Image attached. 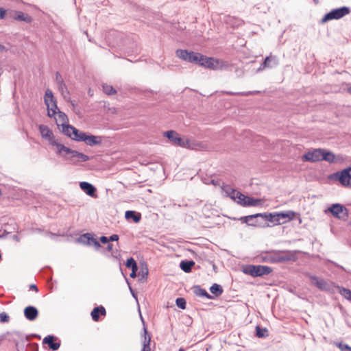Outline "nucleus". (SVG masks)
<instances>
[{"instance_id": "nucleus-34", "label": "nucleus", "mask_w": 351, "mask_h": 351, "mask_svg": "<svg viewBox=\"0 0 351 351\" xmlns=\"http://www.w3.org/2000/svg\"><path fill=\"white\" fill-rule=\"evenodd\" d=\"M194 292L198 296L204 297L208 299L213 298V297L205 289L201 288L199 286L194 287Z\"/></svg>"}, {"instance_id": "nucleus-11", "label": "nucleus", "mask_w": 351, "mask_h": 351, "mask_svg": "<svg viewBox=\"0 0 351 351\" xmlns=\"http://www.w3.org/2000/svg\"><path fill=\"white\" fill-rule=\"evenodd\" d=\"M164 136L167 137L171 143L182 147H185L188 144V141L181 138L174 130H169L164 132Z\"/></svg>"}, {"instance_id": "nucleus-38", "label": "nucleus", "mask_w": 351, "mask_h": 351, "mask_svg": "<svg viewBox=\"0 0 351 351\" xmlns=\"http://www.w3.org/2000/svg\"><path fill=\"white\" fill-rule=\"evenodd\" d=\"M91 236H92V234L90 233L84 234L78 238V242L80 243H82L84 245H89Z\"/></svg>"}, {"instance_id": "nucleus-56", "label": "nucleus", "mask_w": 351, "mask_h": 351, "mask_svg": "<svg viewBox=\"0 0 351 351\" xmlns=\"http://www.w3.org/2000/svg\"><path fill=\"white\" fill-rule=\"evenodd\" d=\"M125 280L128 285L129 290H130V293H132V284L127 278H125Z\"/></svg>"}, {"instance_id": "nucleus-47", "label": "nucleus", "mask_w": 351, "mask_h": 351, "mask_svg": "<svg viewBox=\"0 0 351 351\" xmlns=\"http://www.w3.org/2000/svg\"><path fill=\"white\" fill-rule=\"evenodd\" d=\"M141 219V214L138 212H136L133 210V221L135 223H138L140 221Z\"/></svg>"}, {"instance_id": "nucleus-18", "label": "nucleus", "mask_w": 351, "mask_h": 351, "mask_svg": "<svg viewBox=\"0 0 351 351\" xmlns=\"http://www.w3.org/2000/svg\"><path fill=\"white\" fill-rule=\"evenodd\" d=\"M278 64L279 61L276 56H267L264 62L261 64L258 70H263L265 68L272 69L277 66Z\"/></svg>"}, {"instance_id": "nucleus-59", "label": "nucleus", "mask_w": 351, "mask_h": 351, "mask_svg": "<svg viewBox=\"0 0 351 351\" xmlns=\"http://www.w3.org/2000/svg\"><path fill=\"white\" fill-rule=\"evenodd\" d=\"M256 221H258V222H262V226H264V223L267 221H263L262 219H256Z\"/></svg>"}, {"instance_id": "nucleus-53", "label": "nucleus", "mask_w": 351, "mask_h": 351, "mask_svg": "<svg viewBox=\"0 0 351 351\" xmlns=\"http://www.w3.org/2000/svg\"><path fill=\"white\" fill-rule=\"evenodd\" d=\"M125 265L128 269H132V257L127 259Z\"/></svg>"}, {"instance_id": "nucleus-63", "label": "nucleus", "mask_w": 351, "mask_h": 351, "mask_svg": "<svg viewBox=\"0 0 351 351\" xmlns=\"http://www.w3.org/2000/svg\"><path fill=\"white\" fill-rule=\"evenodd\" d=\"M313 1H314L315 3H318L319 0H313Z\"/></svg>"}, {"instance_id": "nucleus-36", "label": "nucleus", "mask_w": 351, "mask_h": 351, "mask_svg": "<svg viewBox=\"0 0 351 351\" xmlns=\"http://www.w3.org/2000/svg\"><path fill=\"white\" fill-rule=\"evenodd\" d=\"M210 291L218 297L222 294L223 289L219 285L215 283L210 287Z\"/></svg>"}, {"instance_id": "nucleus-10", "label": "nucleus", "mask_w": 351, "mask_h": 351, "mask_svg": "<svg viewBox=\"0 0 351 351\" xmlns=\"http://www.w3.org/2000/svg\"><path fill=\"white\" fill-rule=\"evenodd\" d=\"M133 298L136 300V301L137 302L139 315H140L141 319L143 325V333L141 335L142 343H143V348H142L141 351H151V350H150L151 337L149 335H148V334H147V330L145 326V321L143 319V317L141 311H140L138 299H137L134 291H133Z\"/></svg>"}, {"instance_id": "nucleus-6", "label": "nucleus", "mask_w": 351, "mask_h": 351, "mask_svg": "<svg viewBox=\"0 0 351 351\" xmlns=\"http://www.w3.org/2000/svg\"><path fill=\"white\" fill-rule=\"evenodd\" d=\"M45 104L47 108V115L49 117H54L57 114L58 110L56 100L53 97V94L50 89H47L44 97Z\"/></svg>"}, {"instance_id": "nucleus-35", "label": "nucleus", "mask_w": 351, "mask_h": 351, "mask_svg": "<svg viewBox=\"0 0 351 351\" xmlns=\"http://www.w3.org/2000/svg\"><path fill=\"white\" fill-rule=\"evenodd\" d=\"M343 297L351 302V290L337 286L336 289Z\"/></svg>"}, {"instance_id": "nucleus-49", "label": "nucleus", "mask_w": 351, "mask_h": 351, "mask_svg": "<svg viewBox=\"0 0 351 351\" xmlns=\"http://www.w3.org/2000/svg\"><path fill=\"white\" fill-rule=\"evenodd\" d=\"M99 240H100L101 243H102L103 244H106V243H109L108 237H105V236H101L100 237Z\"/></svg>"}, {"instance_id": "nucleus-2", "label": "nucleus", "mask_w": 351, "mask_h": 351, "mask_svg": "<svg viewBox=\"0 0 351 351\" xmlns=\"http://www.w3.org/2000/svg\"><path fill=\"white\" fill-rule=\"evenodd\" d=\"M199 65L213 70H221L228 66L227 62L203 55Z\"/></svg>"}, {"instance_id": "nucleus-13", "label": "nucleus", "mask_w": 351, "mask_h": 351, "mask_svg": "<svg viewBox=\"0 0 351 351\" xmlns=\"http://www.w3.org/2000/svg\"><path fill=\"white\" fill-rule=\"evenodd\" d=\"M328 210L332 215L338 219H346L348 217V210L340 204H333Z\"/></svg>"}, {"instance_id": "nucleus-27", "label": "nucleus", "mask_w": 351, "mask_h": 351, "mask_svg": "<svg viewBox=\"0 0 351 351\" xmlns=\"http://www.w3.org/2000/svg\"><path fill=\"white\" fill-rule=\"evenodd\" d=\"M106 313V309L104 306H99L95 307L90 313L92 319L95 322H97L99 319V315H105Z\"/></svg>"}, {"instance_id": "nucleus-33", "label": "nucleus", "mask_w": 351, "mask_h": 351, "mask_svg": "<svg viewBox=\"0 0 351 351\" xmlns=\"http://www.w3.org/2000/svg\"><path fill=\"white\" fill-rule=\"evenodd\" d=\"M195 265L193 261H182L180 263V268L186 273L191 271L192 267Z\"/></svg>"}, {"instance_id": "nucleus-64", "label": "nucleus", "mask_w": 351, "mask_h": 351, "mask_svg": "<svg viewBox=\"0 0 351 351\" xmlns=\"http://www.w3.org/2000/svg\"><path fill=\"white\" fill-rule=\"evenodd\" d=\"M178 351H184V350L183 348H180Z\"/></svg>"}, {"instance_id": "nucleus-55", "label": "nucleus", "mask_w": 351, "mask_h": 351, "mask_svg": "<svg viewBox=\"0 0 351 351\" xmlns=\"http://www.w3.org/2000/svg\"><path fill=\"white\" fill-rule=\"evenodd\" d=\"M29 289L31 290H34L36 292H38V287L36 285L34 284H32L30 286H29Z\"/></svg>"}, {"instance_id": "nucleus-40", "label": "nucleus", "mask_w": 351, "mask_h": 351, "mask_svg": "<svg viewBox=\"0 0 351 351\" xmlns=\"http://www.w3.org/2000/svg\"><path fill=\"white\" fill-rule=\"evenodd\" d=\"M334 345L341 351H351V347L348 344L343 343L342 342H335Z\"/></svg>"}, {"instance_id": "nucleus-28", "label": "nucleus", "mask_w": 351, "mask_h": 351, "mask_svg": "<svg viewBox=\"0 0 351 351\" xmlns=\"http://www.w3.org/2000/svg\"><path fill=\"white\" fill-rule=\"evenodd\" d=\"M252 216H254V215L241 217L239 218V220L242 223H247L248 226H261L262 222H258V221H256V219H261V217H255L252 218L251 219H248V220L246 219L247 218H248V217H252Z\"/></svg>"}, {"instance_id": "nucleus-8", "label": "nucleus", "mask_w": 351, "mask_h": 351, "mask_svg": "<svg viewBox=\"0 0 351 351\" xmlns=\"http://www.w3.org/2000/svg\"><path fill=\"white\" fill-rule=\"evenodd\" d=\"M148 268L145 261H140L138 265L133 259V279L138 278V281L143 282L147 279Z\"/></svg>"}, {"instance_id": "nucleus-30", "label": "nucleus", "mask_w": 351, "mask_h": 351, "mask_svg": "<svg viewBox=\"0 0 351 351\" xmlns=\"http://www.w3.org/2000/svg\"><path fill=\"white\" fill-rule=\"evenodd\" d=\"M261 199H254L253 197H250L246 196V199L245 201L242 202L243 206H256L261 204Z\"/></svg>"}, {"instance_id": "nucleus-54", "label": "nucleus", "mask_w": 351, "mask_h": 351, "mask_svg": "<svg viewBox=\"0 0 351 351\" xmlns=\"http://www.w3.org/2000/svg\"><path fill=\"white\" fill-rule=\"evenodd\" d=\"M107 244V247H106V250L108 252H111L112 250V247H113V245L111 244V243H106Z\"/></svg>"}, {"instance_id": "nucleus-9", "label": "nucleus", "mask_w": 351, "mask_h": 351, "mask_svg": "<svg viewBox=\"0 0 351 351\" xmlns=\"http://www.w3.org/2000/svg\"><path fill=\"white\" fill-rule=\"evenodd\" d=\"M330 177L338 180L343 186L351 187V167L336 172Z\"/></svg>"}, {"instance_id": "nucleus-3", "label": "nucleus", "mask_w": 351, "mask_h": 351, "mask_svg": "<svg viewBox=\"0 0 351 351\" xmlns=\"http://www.w3.org/2000/svg\"><path fill=\"white\" fill-rule=\"evenodd\" d=\"M243 272L253 277H258L269 274L272 272V269L266 265H248L243 267Z\"/></svg>"}, {"instance_id": "nucleus-21", "label": "nucleus", "mask_w": 351, "mask_h": 351, "mask_svg": "<svg viewBox=\"0 0 351 351\" xmlns=\"http://www.w3.org/2000/svg\"><path fill=\"white\" fill-rule=\"evenodd\" d=\"M39 131L40 132L41 136L47 140L49 141V143L51 144V142L54 141L55 136L53 135V133L49 128L45 125H39L38 126Z\"/></svg>"}, {"instance_id": "nucleus-39", "label": "nucleus", "mask_w": 351, "mask_h": 351, "mask_svg": "<svg viewBox=\"0 0 351 351\" xmlns=\"http://www.w3.org/2000/svg\"><path fill=\"white\" fill-rule=\"evenodd\" d=\"M102 89L104 93L108 95H114L117 93L116 90L112 86L108 85L107 84H103Z\"/></svg>"}, {"instance_id": "nucleus-60", "label": "nucleus", "mask_w": 351, "mask_h": 351, "mask_svg": "<svg viewBox=\"0 0 351 351\" xmlns=\"http://www.w3.org/2000/svg\"><path fill=\"white\" fill-rule=\"evenodd\" d=\"M5 49V47L0 44V52L4 51Z\"/></svg>"}, {"instance_id": "nucleus-48", "label": "nucleus", "mask_w": 351, "mask_h": 351, "mask_svg": "<svg viewBox=\"0 0 351 351\" xmlns=\"http://www.w3.org/2000/svg\"><path fill=\"white\" fill-rule=\"evenodd\" d=\"M55 81L57 84L64 82V80L59 72H56L55 75Z\"/></svg>"}, {"instance_id": "nucleus-37", "label": "nucleus", "mask_w": 351, "mask_h": 351, "mask_svg": "<svg viewBox=\"0 0 351 351\" xmlns=\"http://www.w3.org/2000/svg\"><path fill=\"white\" fill-rule=\"evenodd\" d=\"M62 132L64 134H65L66 136H67L68 137H69V138L71 137L72 131H73L74 126L69 125V124L62 123Z\"/></svg>"}, {"instance_id": "nucleus-12", "label": "nucleus", "mask_w": 351, "mask_h": 351, "mask_svg": "<svg viewBox=\"0 0 351 351\" xmlns=\"http://www.w3.org/2000/svg\"><path fill=\"white\" fill-rule=\"evenodd\" d=\"M323 152L324 149L321 148L308 151L302 156V160L304 162L309 161L313 162L321 161Z\"/></svg>"}, {"instance_id": "nucleus-26", "label": "nucleus", "mask_w": 351, "mask_h": 351, "mask_svg": "<svg viewBox=\"0 0 351 351\" xmlns=\"http://www.w3.org/2000/svg\"><path fill=\"white\" fill-rule=\"evenodd\" d=\"M81 189L90 197L96 196V188L90 183L87 182H81L80 183Z\"/></svg>"}, {"instance_id": "nucleus-46", "label": "nucleus", "mask_w": 351, "mask_h": 351, "mask_svg": "<svg viewBox=\"0 0 351 351\" xmlns=\"http://www.w3.org/2000/svg\"><path fill=\"white\" fill-rule=\"evenodd\" d=\"M57 114H58L59 119L64 123L68 121L67 116L64 112H62L60 110L58 111Z\"/></svg>"}, {"instance_id": "nucleus-41", "label": "nucleus", "mask_w": 351, "mask_h": 351, "mask_svg": "<svg viewBox=\"0 0 351 351\" xmlns=\"http://www.w3.org/2000/svg\"><path fill=\"white\" fill-rule=\"evenodd\" d=\"M258 93H259V91H248V92H239V93H235V92H231V91L226 92V93L229 95H243V96L254 95Z\"/></svg>"}, {"instance_id": "nucleus-31", "label": "nucleus", "mask_w": 351, "mask_h": 351, "mask_svg": "<svg viewBox=\"0 0 351 351\" xmlns=\"http://www.w3.org/2000/svg\"><path fill=\"white\" fill-rule=\"evenodd\" d=\"M85 132H82L77 129L76 128H73L72 131V135L70 138H71L73 141H75L77 142H82V139L84 138Z\"/></svg>"}, {"instance_id": "nucleus-58", "label": "nucleus", "mask_w": 351, "mask_h": 351, "mask_svg": "<svg viewBox=\"0 0 351 351\" xmlns=\"http://www.w3.org/2000/svg\"><path fill=\"white\" fill-rule=\"evenodd\" d=\"M335 267H339L341 268V269L343 270H345L344 267L343 266H341L339 265H338L337 263H335V262H331Z\"/></svg>"}, {"instance_id": "nucleus-52", "label": "nucleus", "mask_w": 351, "mask_h": 351, "mask_svg": "<svg viewBox=\"0 0 351 351\" xmlns=\"http://www.w3.org/2000/svg\"><path fill=\"white\" fill-rule=\"evenodd\" d=\"M125 217L127 220L132 219V210H127L125 212Z\"/></svg>"}, {"instance_id": "nucleus-32", "label": "nucleus", "mask_w": 351, "mask_h": 351, "mask_svg": "<svg viewBox=\"0 0 351 351\" xmlns=\"http://www.w3.org/2000/svg\"><path fill=\"white\" fill-rule=\"evenodd\" d=\"M322 160H325L329 163H333L335 160V155L332 152L324 149Z\"/></svg>"}, {"instance_id": "nucleus-23", "label": "nucleus", "mask_w": 351, "mask_h": 351, "mask_svg": "<svg viewBox=\"0 0 351 351\" xmlns=\"http://www.w3.org/2000/svg\"><path fill=\"white\" fill-rule=\"evenodd\" d=\"M8 338V341H13L15 343L16 346L19 345V339L23 338V335L21 332L14 331V332H7L5 334H3L2 336H0V341L3 339Z\"/></svg>"}, {"instance_id": "nucleus-61", "label": "nucleus", "mask_w": 351, "mask_h": 351, "mask_svg": "<svg viewBox=\"0 0 351 351\" xmlns=\"http://www.w3.org/2000/svg\"><path fill=\"white\" fill-rule=\"evenodd\" d=\"M3 73V69L0 66V76Z\"/></svg>"}, {"instance_id": "nucleus-7", "label": "nucleus", "mask_w": 351, "mask_h": 351, "mask_svg": "<svg viewBox=\"0 0 351 351\" xmlns=\"http://www.w3.org/2000/svg\"><path fill=\"white\" fill-rule=\"evenodd\" d=\"M176 56L189 62L199 64L202 55L199 53L189 51L186 49H178L176 51Z\"/></svg>"}, {"instance_id": "nucleus-50", "label": "nucleus", "mask_w": 351, "mask_h": 351, "mask_svg": "<svg viewBox=\"0 0 351 351\" xmlns=\"http://www.w3.org/2000/svg\"><path fill=\"white\" fill-rule=\"evenodd\" d=\"M109 242L110 241H117L119 240V236L117 234H112L110 237H108Z\"/></svg>"}, {"instance_id": "nucleus-5", "label": "nucleus", "mask_w": 351, "mask_h": 351, "mask_svg": "<svg viewBox=\"0 0 351 351\" xmlns=\"http://www.w3.org/2000/svg\"><path fill=\"white\" fill-rule=\"evenodd\" d=\"M350 12V8L346 6L332 9L323 16L321 23H325L328 21L340 19L348 14Z\"/></svg>"}, {"instance_id": "nucleus-16", "label": "nucleus", "mask_w": 351, "mask_h": 351, "mask_svg": "<svg viewBox=\"0 0 351 351\" xmlns=\"http://www.w3.org/2000/svg\"><path fill=\"white\" fill-rule=\"evenodd\" d=\"M276 213H256L254 214L252 217H248L246 219H251L255 217H261L263 221H269L274 224H280L279 223V218L276 217Z\"/></svg>"}, {"instance_id": "nucleus-4", "label": "nucleus", "mask_w": 351, "mask_h": 351, "mask_svg": "<svg viewBox=\"0 0 351 351\" xmlns=\"http://www.w3.org/2000/svg\"><path fill=\"white\" fill-rule=\"evenodd\" d=\"M311 283L317 287L319 289L330 293H335L338 285H335L332 282L326 281L322 278H319L316 276H309Z\"/></svg>"}, {"instance_id": "nucleus-44", "label": "nucleus", "mask_w": 351, "mask_h": 351, "mask_svg": "<svg viewBox=\"0 0 351 351\" xmlns=\"http://www.w3.org/2000/svg\"><path fill=\"white\" fill-rule=\"evenodd\" d=\"M9 320H10V317L6 313L2 312L0 313V322H1L6 323V322H8Z\"/></svg>"}, {"instance_id": "nucleus-22", "label": "nucleus", "mask_w": 351, "mask_h": 351, "mask_svg": "<svg viewBox=\"0 0 351 351\" xmlns=\"http://www.w3.org/2000/svg\"><path fill=\"white\" fill-rule=\"evenodd\" d=\"M24 316L29 321H34L38 316V311L34 306H27L24 308Z\"/></svg>"}, {"instance_id": "nucleus-1", "label": "nucleus", "mask_w": 351, "mask_h": 351, "mask_svg": "<svg viewBox=\"0 0 351 351\" xmlns=\"http://www.w3.org/2000/svg\"><path fill=\"white\" fill-rule=\"evenodd\" d=\"M296 251L292 250H273L266 253L263 257L265 261L272 263H282L297 260Z\"/></svg>"}, {"instance_id": "nucleus-43", "label": "nucleus", "mask_w": 351, "mask_h": 351, "mask_svg": "<svg viewBox=\"0 0 351 351\" xmlns=\"http://www.w3.org/2000/svg\"><path fill=\"white\" fill-rule=\"evenodd\" d=\"M176 304L178 307L180 308L181 309H185L186 306V302L184 298H178L176 300Z\"/></svg>"}, {"instance_id": "nucleus-45", "label": "nucleus", "mask_w": 351, "mask_h": 351, "mask_svg": "<svg viewBox=\"0 0 351 351\" xmlns=\"http://www.w3.org/2000/svg\"><path fill=\"white\" fill-rule=\"evenodd\" d=\"M89 245H93L96 249H99V247H101V244L99 243V242L93 236H91Z\"/></svg>"}, {"instance_id": "nucleus-29", "label": "nucleus", "mask_w": 351, "mask_h": 351, "mask_svg": "<svg viewBox=\"0 0 351 351\" xmlns=\"http://www.w3.org/2000/svg\"><path fill=\"white\" fill-rule=\"evenodd\" d=\"M58 85V88L61 95L66 101H70V93L68 90L67 86L64 82L60 83Z\"/></svg>"}, {"instance_id": "nucleus-57", "label": "nucleus", "mask_w": 351, "mask_h": 351, "mask_svg": "<svg viewBox=\"0 0 351 351\" xmlns=\"http://www.w3.org/2000/svg\"><path fill=\"white\" fill-rule=\"evenodd\" d=\"M67 101L71 103L73 108H75V107L77 106V104L74 101H72L71 99L70 101Z\"/></svg>"}, {"instance_id": "nucleus-62", "label": "nucleus", "mask_w": 351, "mask_h": 351, "mask_svg": "<svg viewBox=\"0 0 351 351\" xmlns=\"http://www.w3.org/2000/svg\"><path fill=\"white\" fill-rule=\"evenodd\" d=\"M348 92L351 94V86L348 88Z\"/></svg>"}, {"instance_id": "nucleus-14", "label": "nucleus", "mask_w": 351, "mask_h": 351, "mask_svg": "<svg viewBox=\"0 0 351 351\" xmlns=\"http://www.w3.org/2000/svg\"><path fill=\"white\" fill-rule=\"evenodd\" d=\"M68 155H69V156H66V158L73 162L78 161L86 162L89 160L88 156L71 149V152H69Z\"/></svg>"}, {"instance_id": "nucleus-42", "label": "nucleus", "mask_w": 351, "mask_h": 351, "mask_svg": "<svg viewBox=\"0 0 351 351\" xmlns=\"http://www.w3.org/2000/svg\"><path fill=\"white\" fill-rule=\"evenodd\" d=\"M267 332V330L264 328H262L260 326H257L256 327V335L259 338H263L266 336L265 333Z\"/></svg>"}, {"instance_id": "nucleus-24", "label": "nucleus", "mask_w": 351, "mask_h": 351, "mask_svg": "<svg viewBox=\"0 0 351 351\" xmlns=\"http://www.w3.org/2000/svg\"><path fill=\"white\" fill-rule=\"evenodd\" d=\"M226 193H228V195L231 199L243 206L242 202L245 201V199H246V195L230 188L229 189V191H226Z\"/></svg>"}, {"instance_id": "nucleus-17", "label": "nucleus", "mask_w": 351, "mask_h": 351, "mask_svg": "<svg viewBox=\"0 0 351 351\" xmlns=\"http://www.w3.org/2000/svg\"><path fill=\"white\" fill-rule=\"evenodd\" d=\"M50 145L56 147V154L62 157L66 158L67 155L71 152V149L64 146L58 139L51 141Z\"/></svg>"}, {"instance_id": "nucleus-19", "label": "nucleus", "mask_w": 351, "mask_h": 351, "mask_svg": "<svg viewBox=\"0 0 351 351\" xmlns=\"http://www.w3.org/2000/svg\"><path fill=\"white\" fill-rule=\"evenodd\" d=\"M58 340V338L53 335H47L43 340V344H47L49 349L52 351H56L59 349L60 346V341H56Z\"/></svg>"}, {"instance_id": "nucleus-20", "label": "nucleus", "mask_w": 351, "mask_h": 351, "mask_svg": "<svg viewBox=\"0 0 351 351\" xmlns=\"http://www.w3.org/2000/svg\"><path fill=\"white\" fill-rule=\"evenodd\" d=\"M9 14L16 21H24L27 23H30L32 21V18L29 15L21 11H10Z\"/></svg>"}, {"instance_id": "nucleus-25", "label": "nucleus", "mask_w": 351, "mask_h": 351, "mask_svg": "<svg viewBox=\"0 0 351 351\" xmlns=\"http://www.w3.org/2000/svg\"><path fill=\"white\" fill-rule=\"evenodd\" d=\"M295 215V212L288 210L286 212L276 213V217L279 218V223H284L285 222L292 220Z\"/></svg>"}, {"instance_id": "nucleus-51", "label": "nucleus", "mask_w": 351, "mask_h": 351, "mask_svg": "<svg viewBox=\"0 0 351 351\" xmlns=\"http://www.w3.org/2000/svg\"><path fill=\"white\" fill-rule=\"evenodd\" d=\"M6 14V10L3 8H0V19H4Z\"/></svg>"}, {"instance_id": "nucleus-15", "label": "nucleus", "mask_w": 351, "mask_h": 351, "mask_svg": "<svg viewBox=\"0 0 351 351\" xmlns=\"http://www.w3.org/2000/svg\"><path fill=\"white\" fill-rule=\"evenodd\" d=\"M102 141V137L100 136H95L85 132L82 142H84L87 145L93 147L100 145Z\"/></svg>"}]
</instances>
